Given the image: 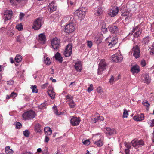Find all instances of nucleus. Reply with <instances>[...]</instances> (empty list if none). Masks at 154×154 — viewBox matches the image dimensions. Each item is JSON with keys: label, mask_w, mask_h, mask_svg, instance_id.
Segmentation results:
<instances>
[{"label": "nucleus", "mask_w": 154, "mask_h": 154, "mask_svg": "<svg viewBox=\"0 0 154 154\" xmlns=\"http://www.w3.org/2000/svg\"><path fill=\"white\" fill-rule=\"evenodd\" d=\"M106 41L109 43L108 46L110 48H113L112 50H114L118 48L116 46V44L118 42V40L117 38L111 36L107 38Z\"/></svg>", "instance_id": "1"}, {"label": "nucleus", "mask_w": 154, "mask_h": 154, "mask_svg": "<svg viewBox=\"0 0 154 154\" xmlns=\"http://www.w3.org/2000/svg\"><path fill=\"white\" fill-rule=\"evenodd\" d=\"M86 9L84 7L79 8L75 12V15L78 17L79 19L82 20L84 19L86 14Z\"/></svg>", "instance_id": "2"}, {"label": "nucleus", "mask_w": 154, "mask_h": 154, "mask_svg": "<svg viewBox=\"0 0 154 154\" xmlns=\"http://www.w3.org/2000/svg\"><path fill=\"white\" fill-rule=\"evenodd\" d=\"M36 114L35 112L32 110H30L23 113L22 116L25 120L32 119L35 117Z\"/></svg>", "instance_id": "3"}, {"label": "nucleus", "mask_w": 154, "mask_h": 154, "mask_svg": "<svg viewBox=\"0 0 154 154\" xmlns=\"http://www.w3.org/2000/svg\"><path fill=\"white\" fill-rule=\"evenodd\" d=\"M43 23L42 18L40 17L36 18L33 23L32 28L35 30L39 29Z\"/></svg>", "instance_id": "4"}, {"label": "nucleus", "mask_w": 154, "mask_h": 154, "mask_svg": "<svg viewBox=\"0 0 154 154\" xmlns=\"http://www.w3.org/2000/svg\"><path fill=\"white\" fill-rule=\"evenodd\" d=\"M108 68L107 65L106 64L105 60H101L99 64L97 72L98 74H101L103 71Z\"/></svg>", "instance_id": "5"}, {"label": "nucleus", "mask_w": 154, "mask_h": 154, "mask_svg": "<svg viewBox=\"0 0 154 154\" xmlns=\"http://www.w3.org/2000/svg\"><path fill=\"white\" fill-rule=\"evenodd\" d=\"M72 45L69 44L66 46L65 50L63 52V54L66 57H69L72 53Z\"/></svg>", "instance_id": "6"}, {"label": "nucleus", "mask_w": 154, "mask_h": 154, "mask_svg": "<svg viewBox=\"0 0 154 154\" xmlns=\"http://www.w3.org/2000/svg\"><path fill=\"white\" fill-rule=\"evenodd\" d=\"M73 96L68 95L66 97V100L67 102L71 108H74L75 106V104L73 100Z\"/></svg>", "instance_id": "7"}, {"label": "nucleus", "mask_w": 154, "mask_h": 154, "mask_svg": "<svg viewBox=\"0 0 154 154\" xmlns=\"http://www.w3.org/2000/svg\"><path fill=\"white\" fill-rule=\"evenodd\" d=\"M132 146L135 147H139L142 146L144 145V142L143 140H133L131 141Z\"/></svg>", "instance_id": "8"}, {"label": "nucleus", "mask_w": 154, "mask_h": 154, "mask_svg": "<svg viewBox=\"0 0 154 154\" xmlns=\"http://www.w3.org/2000/svg\"><path fill=\"white\" fill-rule=\"evenodd\" d=\"M75 28V24L70 23L66 26L65 29V32L67 33H71L74 31Z\"/></svg>", "instance_id": "9"}, {"label": "nucleus", "mask_w": 154, "mask_h": 154, "mask_svg": "<svg viewBox=\"0 0 154 154\" xmlns=\"http://www.w3.org/2000/svg\"><path fill=\"white\" fill-rule=\"evenodd\" d=\"M132 53L133 55L136 58H138L140 56V49L137 45L134 46L132 49Z\"/></svg>", "instance_id": "10"}, {"label": "nucleus", "mask_w": 154, "mask_h": 154, "mask_svg": "<svg viewBox=\"0 0 154 154\" xmlns=\"http://www.w3.org/2000/svg\"><path fill=\"white\" fill-rule=\"evenodd\" d=\"M111 58L113 62L118 63L122 61L123 57L121 54H116L112 56Z\"/></svg>", "instance_id": "11"}, {"label": "nucleus", "mask_w": 154, "mask_h": 154, "mask_svg": "<svg viewBox=\"0 0 154 154\" xmlns=\"http://www.w3.org/2000/svg\"><path fill=\"white\" fill-rule=\"evenodd\" d=\"M60 40L55 38L51 41V45L54 49L57 50L60 46Z\"/></svg>", "instance_id": "12"}, {"label": "nucleus", "mask_w": 154, "mask_h": 154, "mask_svg": "<svg viewBox=\"0 0 154 154\" xmlns=\"http://www.w3.org/2000/svg\"><path fill=\"white\" fill-rule=\"evenodd\" d=\"M12 11L11 10H6L4 12L3 19L4 22L6 20H10L12 15Z\"/></svg>", "instance_id": "13"}, {"label": "nucleus", "mask_w": 154, "mask_h": 154, "mask_svg": "<svg viewBox=\"0 0 154 154\" xmlns=\"http://www.w3.org/2000/svg\"><path fill=\"white\" fill-rule=\"evenodd\" d=\"M119 9L117 7L114 6L110 10L109 12V15L113 17L116 16L118 14Z\"/></svg>", "instance_id": "14"}, {"label": "nucleus", "mask_w": 154, "mask_h": 154, "mask_svg": "<svg viewBox=\"0 0 154 154\" xmlns=\"http://www.w3.org/2000/svg\"><path fill=\"white\" fill-rule=\"evenodd\" d=\"M80 121L79 118L76 117H73L70 120V122L72 125L76 126L78 125Z\"/></svg>", "instance_id": "15"}, {"label": "nucleus", "mask_w": 154, "mask_h": 154, "mask_svg": "<svg viewBox=\"0 0 154 154\" xmlns=\"http://www.w3.org/2000/svg\"><path fill=\"white\" fill-rule=\"evenodd\" d=\"M132 32L134 33V37H137L140 35L142 31L140 28L136 27L133 29Z\"/></svg>", "instance_id": "16"}, {"label": "nucleus", "mask_w": 154, "mask_h": 154, "mask_svg": "<svg viewBox=\"0 0 154 154\" xmlns=\"http://www.w3.org/2000/svg\"><path fill=\"white\" fill-rule=\"evenodd\" d=\"M48 8L50 9V12L51 13L55 11L57 8L56 5L55 3V1H53L50 3L48 6Z\"/></svg>", "instance_id": "17"}, {"label": "nucleus", "mask_w": 154, "mask_h": 154, "mask_svg": "<svg viewBox=\"0 0 154 154\" xmlns=\"http://www.w3.org/2000/svg\"><path fill=\"white\" fill-rule=\"evenodd\" d=\"M74 67L76 70L78 72H81L82 69L81 62L78 61L75 62Z\"/></svg>", "instance_id": "18"}, {"label": "nucleus", "mask_w": 154, "mask_h": 154, "mask_svg": "<svg viewBox=\"0 0 154 154\" xmlns=\"http://www.w3.org/2000/svg\"><path fill=\"white\" fill-rule=\"evenodd\" d=\"M144 115L143 113L140 114V115H137L134 116L133 119L134 120L137 121H140L143 120L144 119Z\"/></svg>", "instance_id": "19"}, {"label": "nucleus", "mask_w": 154, "mask_h": 154, "mask_svg": "<svg viewBox=\"0 0 154 154\" xmlns=\"http://www.w3.org/2000/svg\"><path fill=\"white\" fill-rule=\"evenodd\" d=\"M131 72L133 74L137 73L140 71L139 67L137 65L133 66L131 67Z\"/></svg>", "instance_id": "20"}, {"label": "nucleus", "mask_w": 154, "mask_h": 154, "mask_svg": "<svg viewBox=\"0 0 154 154\" xmlns=\"http://www.w3.org/2000/svg\"><path fill=\"white\" fill-rule=\"evenodd\" d=\"M104 10V8L103 7H100L95 9V14L96 15H101L103 12Z\"/></svg>", "instance_id": "21"}, {"label": "nucleus", "mask_w": 154, "mask_h": 154, "mask_svg": "<svg viewBox=\"0 0 154 154\" xmlns=\"http://www.w3.org/2000/svg\"><path fill=\"white\" fill-rule=\"evenodd\" d=\"M109 28L110 31L112 33H117V32H118V28L116 26H109Z\"/></svg>", "instance_id": "22"}, {"label": "nucleus", "mask_w": 154, "mask_h": 154, "mask_svg": "<svg viewBox=\"0 0 154 154\" xmlns=\"http://www.w3.org/2000/svg\"><path fill=\"white\" fill-rule=\"evenodd\" d=\"M54 57L57 60L61 63L63 61V58L61 55L58 52H57L54 56Z\"/></svg>", "instance_id": "23"}, {"label": "nucleus", "mask_w": 154, "mask_h": 154, "mask_svg": "<svg viewBox=\"0 0 154 154\" xmlns=\"http://www.w3.org/2000/svg\"><path fill=\"white\" fill-rule=\"evenodd\" d=\"M106 134L109 135L114 134L116 133V131L114 129H111L109 128H106Z\"/></svg>", "instance_id": "24"}, {"label": "nucleus", "mask_w": 154, "mask_h": 154, "mask_svg": "<svg viewBox=\"0 0 154 154\" xmlns=\"http://www.w3.org/2000/svg\"><path fill=\"white\" fill-rule=\"evenodd\" d=\"M45 36L43 33H41L39 35V41L42 44H44L46 41Z\"/></svg>", "instance_id": "25"}, {"label": "nucleus", "mask_w": 154, "mask_h": 154, "mask_svg": "<svg viewBox=\"0 0 154 154\" xmlns=\"http://www.w3.org/2000/svg\"><path fill=\"white\" fill-rule=\"evenodd\" d=\"M144 82L147 84H149L151 80V78L148 74H145L144 76Z\"/></svg>", "instance_id": "26"}, {"label": "nucleus", "mask_w": 154, "mask_h": 154, "mask_svg": "<svg viewBox=\"0 0 154 154\" xmlns=\"http://www.w3.org/2000/svg\"><path fill=\"white\" fill-rule=\"evenodd\" d=\"M45 134L46 135H50L52 133V130L49 127H45L44 128Z\"/></svg>", "instance_id": "27"}, {"label": "nucleus", "mask_w": 154, "mask_h": 154, "mask_svg": "<svg viewBox=\"0 0 154 154\" xmlns=\"http://www.w3.org/2000/svg\"><path fill=\"white\" fill-rule=\"evenodd\" d=\"M48 94L51 99H54L55 97V93L51 90H48L47 91Z\"/></svg>", "instance_id": "28"}, {"label": "nucleus", "mask_w": 154, "mask_h": 154, "mask_svg": "<svg viewBox=\"0 0 154 154\" xmlns=\"http://www.w3.org/2000/svg\"><path fill=\"white\" fill-rule=\"evenodd\" d=\"M17 40L18 42H22L24 41L25 39L23 36L22 35H19L17 38Z\"/></svg>", "instance_id": "29"}, {"label": "nucleus", "mask_w": 154, "mask_h": 154, "mask_svg": "<svg viewBox=\"0 0 154 154\" xmlns=\"http://www.w3.org/2000/svg\"><path fill=\"white\" fill-rule=\"evenodd\" d=\"M13 151L12 149H10V147L7 146L5 148V152L6 154H12Z\"/></svg>", "instance_id": "30"}, {"label": "nucleus", "mask_w": 154, "mask_h": 154, "mask_svg": "<svg viewBox=\"0 0 154 154\" xmlns=\"http://www.w3.org/2000/svg\"><path fill=\"white\" fill-rule=\"evenodd\" d=\"M22 60V57L20 55H17L15 58V60L17 63H19Z\"/></svg>", "instance_id": "31"}, {"label": "nucleus", "mask_w": 154, "mask_h": 154, "mask_svg": "<svg viewBox=\"0 0 154 154\" xmlns=\"http://www.w3.org/2000/svg\"><path fill=\"white\" fill-rule=\"evenodd\" d=\"M41 125L39 124H37L35 125V130L37 132H40L41 131Z\"/></svg>", "instance_id": "32"}, {"label": "nucleus", "mask_w": 154, "mask_h": 154, "mask_svg": "<svg viewBox=\"0 0 154 154\" xmlns=\"http://www.w3.org/2000/svg\"><path fill=\"white\" fill-rule=\"evenodd\" d=\"M131 14L128 12H124L122 13V16L127 17H126L125 18V20H126L127 19H128V17H131Z\"/></svg>", "instance_id": "33"}, {"label": "nucleus", "mask_w": 154, "mask_h": 154, "mask_svg": "<svg viewBox=\"0 0 154 154\" xmlns=\"http://www.w3.org/2000/svg\"><path fill=\"white\" fill-rule=\"evenodd\" d=\"M94 144L98 147H100L103 145L102 142L100 140L95 142Z\"/></svg>", "instance_id": "34"}, {"label": "nucleus", "mask_w": 154, "mask_h": 154, "mask_svg": "<svg viewBox=\"0 0 154 154\" xmlns=\"http://www.w3.org/2000/svg\"><path fill=\"white\" fill-rule=\"evenodd\" d=\"M119 78H114V77L112 76L109 80V82L111 85L113 84L114 82L117 80Z\"/></svg>", "instance_id": "35"}, {"label": "nucleus", "mask_w": 154, "mask_h": 154, "mask_svg": "<svg viewBox=\"0 0 154 154\" xmlns=\"http://www.w3.org/2000/svg\"><path fill=\"white\" fill-rule=\"evenodd\" d=\"M23 134L24 136L28 137L29 135L30 132L28 130H26L23 131Z\"/></svg>", "instance_id": "36"}, {"label": "nucleus", "mask_w": 154, "mask_h": 154, "mask_svg": "<svg viewBox=\"0 0 154 154\" xmlns=\"http://www.w3.org/2000/svg\"><path fill=\"white\" fill-rule=\"evenodd\" d=\"M31 88L32 89V92L33 93H37L38 92V90L36 89V85L32 86Z\"/></svg>", "instance_id": "37"}, {"label": "nucleus", "mask_w": 154, "mask_h": 154, "mask_svg": "<svg viewBox=\"0 0 154 154\" xmlns=\"http://www.w3.org/2000/svg\"><path fill=\"white\" fill-rule=\"evenodd\" d=\"M124 111L122 117L123 118H127V116L128 115V112L125 109H124Z\"/></svg>", "instance_id": "38"}, {"label": "nucleus", "mask_w": 154, "mask_h": 154, "mask_svg": "<svg viewBox=\"0 0 154 154\" xmlns=\"http://www.w3.org/2000/svg\"><path fill=\"white\" fill-rule=\"evenodd\" d=\"M142 103L147 107H148L150 105L148 103V101L145 100H143L142 101Z\"/></svg>", "instance_id": "39"}, {"label": "nucleus", "mask_w": 154, "mask_h": 154, "mask_svg": "<svg viewBox=\"0 0 154 154\" xmlns=\"http://www.w3.org/2000/svg\"><path fill=\"white\" fill-rule=\"evenodd\" d=\"M44 61L45 63H46V64L48 65H49L51 62L50 59L48 57L46 58L44 60Z\"/></svg>", "instance_id": "40"}, {"label": "nucleus", "mask_w": 154, "mask_h": 154, "mask_svg": "<svg viewBox=\"0 0 154 154\" xmlns=\"http://www.w3.org/2000/svg\"><path fill=\"white\" fill-rule=\"evenodd\" d=\"M82 143L86 145H88L90 143V142L88 140H83Z\"/></svg>", "instance_id": "41"}, {"label": "nucleus", "mask_w": 154, "mask_h": 154, "mask_svg": "<svg viewBox=\"0 0 154 154\" xmlns=\"http://www.w3.org/2000/svg\"><path fill=\"white\" fill-rule=\"evenodd\" d=\"M15 124L16 125V127L17 128H21L22 125L20 123L18 122H15Z\"/></svg>", "instance_id": "42"}, {"label": "nucleus", "mask_w": 154, "mask_h": 154, "mask_svg": "<svg viewBox=\"0 0 154 154\" xmlns=\"http://www.w3.org/2000/svg\"><path fill=\"white\" fill-rule=\"evenodd\" d=\"M98 114H97L95 118H94V119L92 118V121L94 123L96 122L98 120Z\"/></svg>", "instance_id": "43"}, {"label": "nucleus", "mask_w": 154, "mask_h": 154, "mask_svg": "<svg viewBox=\"0 0 154 154\" xmlns=\"http://www.w3.org/2000/svg\"><path fill=\"white\" fill-rule=\"evenodd\" d=\"M76 2L75 0H70L68 1V3H69L71 6H73L75 4Z\"/></svg>", "instance_id": "44"}, {"label": "nucleus", "mask_w": 154, "mask_h": 154, "mask_svg": "<svg viewBox=\"0 0 154 154\" xmlns=\"http://www.w3.org/2000/svg\"><path fill=\"white\" fill-rule=\"evenodd\" d=\"M16 28L19 30H21L23 29L22 25L21 24L17 25Z\"/></svg>", "instance_id": "45"}, {"label": "nucleus", "mask_w": 154, "mask_h": 154, "mask_svg": "<svg viewBox=\"0 0 154 154\" xmlns=\"http://www.w3.org/2000/svg\"><path fill=\"white\" fill-rule=\"evenodd\" d=\"M93 89V85L92 84H91L90 85V87L88 88L87 91L88 92H90Z\"/></svg>", "instance_id": "46"}, {"label": "nucleus", "mask_w": 154, "mask_h": 154, "mask_svg": "<svg viewBox=\"0 0 154 154\" xmlns=\"http://www.w3.org/2000/svg\"><path fill=\"white\" fill-rule=\"evenodd\" d=\"M149 41V39L148 37H146L144 38L143 42L144 44H146Z\"/></svg>", "instance_id": "47"}, {"label": "nucleus", "mask_w": 154, "mask_h": 154, "mask_svg": "<svg viewBox=\"0 0 154 154\" xmlns=\"http://www.w3.org/2000/svg\"><path fill=\"white\" fill-rule=\"evenodd\" d=\"M97 91L98 93H101L103 91L102 88L100 86L98 87L97 88Z\"/></svg>", "instance_id": "48"}, {"label": "nucleus", "mask_w": 154, "mask_h": 154, "mask_svg": "<svg viewBox=\"0 0 154 154\" xmlns=\"http://www.w3.org/2000/svg\"><path fill=\"white\" fill-rule=\"evenodd\" d=\"M102 31L104 33H106L107 32V29L105 27V26H102L101 29Z\"/></svg>", "instance_id": "49"}, {"label": "nucleus", "mask_w": 154, "mask_h": 154, "mask_svg": "<svg viewBox=\"0 0 154 154\" xmlns=\"http://www.w3.org/2000/svg\"><path fill=\"white\" fill-rule=\"evenodd\" d=\"M21 0H9L10 2L12 4L15 3L16 2L20 3Z\"/></svg>", "instance_id": "50"}, {"label": "nucleus", "mask_w": 154, "mask_h": 154, "mask_svg": "<svg viewBox=\"0 0 154 154\" xmlns=\"http://www.w3.org/2000/svg\"><path fill=\"white\" fill-rule=\"evenodd\" d=\"M53 108L54 109V113L57 115H59L60 114H59L58 110H57L56 106H55L54 105V106L53 107Z\"/></svg>", "instance_id": "51"}, {"label": "nucleus", "mask_w": 154, "mask_h": 154, "mask_svg": "<svg viewBox=\"0 0 154 154\" xmlns=\"http://www.w3.org/2000/svg\"><path fill=\"white\" fill-rule=\"evenodd\" d=\"M17 96V94L16 93H15L14 92H13L11 93L10 97H16Z\"/></svg>", "instance_id": "52"}, {"label": "nucleus", "mask_w": 154, "mask_h": 154, "mask_svg": "<svg viewBox=\"0 0 154 154\" xmlns=\"http://www.w3.org/2000/svg\"><path fill=\"white\" fill-rule=\"evenodd\" d=\"M87 45L89 48H91L92 45V42L91 41H88Z\"/></svg>", "instance_id": "53"}, {"label": "nucleus", "mask_w": 154, "mask_h": 154, "mask_svg": "<svg viewBox=\"0 0 154 154\" xmlns=\"http://www.w3.org/2000/svg\"><path fill=\"white\" fill-rule=\"evenodd\" d=\"M150 52L154 55V43L152 45V48L151 49Z\"/></svg>", "instance_id": "54"}, {"label": "nucleus", "mask_w": 154, "mask_h": 154, "mask_svg": "<svg viewBox=\"0 0 154 154\" xmlns=\"http://www.w3.org/2000/svg\"><path fill=\"white\" fill-rule=\"evenodd\" d=\"M48 85V83H46L41 85V88L42 89H44L46 88Z\"/></svg>", "instance_id": "55"}, {"label": "nucleus", "mask_w": 154, "mask_h": 154, "mask_svg": "<svg viewBox=\"0 0 154 154\" xmlns=\"http://www.w3.org/2000/svg\"><path fill=\"white\" fill-rule=\"evenodd\" d=\"M141 64L142 66L144 67L145 66L146 63L145 61L144 60H142L141 61Z\"/></svg>", "instance_id": "56"}, {"label": "nucleus", "mask_w": 154, "mask_h": 154, "mask_svg": "<svg viewBox=\"0 0 154 154\" xmlns=\"http://www.w3.org/2000/svg\"><path fill=\"white\" fill-rule=\"evenodd\" d=\"M125 145L127 149H130L131 148V146L128 143L125 144Z\"/></svg>", "instance_id": "57"}, {"label": "nucleus", "mask_w": 154, "mask_h": 154, "mask_svg": "<svg viewBox=\"0 0 154 154\" xmlns=\"http://www.w3.org/2000/svg\"><path fill=\"white\" fill-rule=\"evenodd\" d=\"M24 16V14L23 13H20V19L21 20Z\"/></svg>", "instance_id": "58"}, {"label": "nucleus", "mask_w": 154, "mask_h": 154, "mask_svg": "<svg viewBox=\"0 0 154 154\" xmlns=\"http://www.w3.org/2000/svg\"><path fill=\"white\" fill-rule=\"evenodd\" d=\"M49 138L48 137V136H46L45 137V141L46 143H48V141H49Z\"/></svg>", "instance_id": "59"}, {"label": "nucleus", "mask_w": 154, "mask_h": 154, "mask_svg": "<svg viewBox=\"0 0 154 154\" xmlns=\"http://www.w3.org/2000/svg\"><path fill=\"white\" fill-rule=\"evenodd\" d=\"M154 126V119L151 120V123L150 125V127H153Z\"/></svg>", "instance_id": "60"}, {"label": "nucleus", "mask_w": 154, "mask_h": 154, "mask_svg": "<svg viewBox=\"0 0 154 154\" xmlns=\"http://www.w3.org/2000/svg\"><path fill=\"white\" fill-rule=\"evenodd\" d=\"M40 108L42 109L45 108V103H44L41 104L40 106Z\"/></svg>", "instance_id": "61"}, {"label": "nucleus", "mask_w": 154, "mask_h": 154, "mask_svg": "<svg viewBox=\"0 0 154 154\" xmlns=\"http://www.w3.org/2000/svg\"><path fill=\"white\" fill-rule=\"evenodd\" d=\"M7 82L8 84L11 85H12L14 83V82L13 81H8Z\"/></svg>", "instance_id": "62"}, {"label": "nucleus", "mask_w": 154, "mask_h": 154, "mask_svg": "<svg viewBox=\"0 0 154 154\" xmlns=\"http://www.w3.org/2000/svg\"><path fill=\"white\" fill-rule=\"evenodd\" d=\"M98 120L103 121L104 120V118L102 116H98Z\"/></svg>", "instance_id": "63"}, {"label": "nucleus", "mask_w": 154, "mask_h": 154, "mask_svg": "<svg viewBox=\"0 0 154 154\" xmlns=\"http://www.w3.org/2000/svg\"><path fill=\"white\" fill-rule=\"evenodd\" d=\"M125 152L127 154H128L129 153V149H125Z\"/></svg>", "instance_id": "64"}]
</instances>
